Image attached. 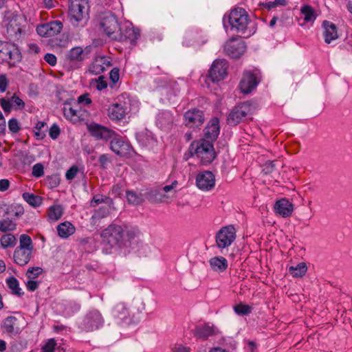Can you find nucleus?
I'll return each instance as SVG.
<instances>
[{
  "mask_svg": "<svg viewBox=\"0 0 352 352\" xmlns=\"http://www.w3.org/2000/svg\"><path fill=\"white\" fill-rule=\"evenodd\" d=\"M3 24L6 28L7 34L10 40L19 41L25 37L27 27L26 20L16 12L6 11Z\"/></svg>",
  "mask_w": 352,
  "mask_h": 352,
  "instance_id": "1",
  "label": "nucleus"
},
{
  "mask_svg": "<svg viewBox=\"0 0 352 352\" xmlns=\"http://www.w3.org/2000/svg\"><path fill=\"white\" fill-rule=\"evenodd\" d=\"M69 18L74 27H85L89 19L88 0H69Z\"/></svg>",
  "mask_w": 352,
  "mask_h": 352,
  "instance_id": "2",
  "label": "nucleus"
},
{
  "mask_svg": "<svg viewBox=\"0 0 352 352\" xmlns=\"http://www.w3.org/2000/svg\"><path fill=\"white\" fill-rule=\"evenodd\" d=\"M191 156H197L203 165L210 164L216 157L213 143L206 139L193 141L189 146Z\"/></svg>",
  "mask_w": 352,
  "mask_h": 352,
  "instance_id": "3",
  "label": "nucleus"
},
{
  "mask_svg": "<svg viewBox=\"0 0 352 352\" xmlns=\"http://www.w3.org/2000/svg\"><path fill=\"white\" fill-rule=\"evenodd\" d=\"M228 21L231 27V30H235L243 36H248L250 35H246L250 19L245 9L236 8L232 10L228 15Z\"/></svg>",
  "mask_w": 352,
  "mask_h": 352,
  "instance_id": "4",
  "label": "nucleus"
},
{
  "mask_svg": "<svg viewBox=\"0 0 352 352\" xmlns=\"http://www.w3.org/2000/svg\"><path fill=\"white\" fill-rule=\"evenodd\" d=\"M102 241L110 248L124 245V231L121 226L112 223L104 229L100 234Z\"/></svg>",
  "mask_w": 352,
  "mask_h": 352,
  "instance_id": "5",
  "label": "nucleus"
},
{
  "mask_svg": "<svg viewBox=\"0 0 352 352\" xmlns=\"http://www.w3.org/2000/svg\"><path fill=\"white\" fill-rule=\"evenodd\" d=\"M126 94H122L116 98V101L109 106L107 114L114 122H119L126 118L129 111V100H125Z\"/></svg>",
  "mask_w": 352,
  "mask_h": 352,
  "instance_id": "6",
  "label": "nucleus"
},
{
  "mask_svg": "<svg viewBox=\"0 0 352 352\" xmlns=\"http://www.w3.org/2000/svg\"><path fill=\"white\" fill-rule=\"evenodd\" d=\"M254 108L250 101L242 102L235 106L227 118V123L230 126H236L244 121L249 115L252 114Z\"/></svg>",
  "mask_w": 352,
  "mask_h": 352,
  "instance_id": "7",
  "label": "nucleus"
},
{
  "mask_svg": "<svg viewBox=\"0 0 352 352\" xmlns=\"http://www.w3.org/2000/svg\"><path fill=\"white\" fill-rule=\"evenodd\" d=\"M22 56L19 48L14 44L0 41V63H8L14 66L21 60Z\"/></svg>",
  "mask_w": 352,
  "mask_h": 352,
  "instance_id": "8",
  "label": "nucleus"
},
{
  "mask_svg": "<svg viewBox=\"0 0 352 352\" xmlns=\"http://www.w3.org/2000/svg\"><path fill=\"white\" fill-rule=\"evenodd\" d=\"M100 27L113 40L115 39L117 33L120 30V25L116 16L111 12L103 14L100 22Z\"/></svg>",
  "mask_w": 352,
  "mask_h": 352,
  "instance_id": "9",
  "label": "nucleus"
},
{
  "mask_svg": "<svg viewBox=\"0 0 352 352\" xmlns=\"http://www.w3.org/2000/svg\"><path fill=\"white\" fill-rule=\"evenodd\" d=\"M235 239L236 230L232 225L221 228L215 236L217 246L221 250L229 247Z\"/></svg>",
  "mask_w": 352,
  "mask_h": 352,
  "instance_id": "10",
  "label": "nucleus"
},
{
  "mask_svg": "<svg viewBox=\"0 0 352 352\" xmlns=\"http://www.w3.org/2000/svg\"><path fill=\"white\" fill-rule=\"evenodd\" d=\"M110 149L120 157H129L131 155L133 148L129 142L124 141V139L116 132L113 137L110 139Z\"/></svg>",
  "mask_w": 352,
  "mask_h": 352,
  "instance_id": "11",
  "label": "nucleus"
},
{
  "mask_svg": "<svg viewBox=\"0 0 352 352\" xmlns=\"http://www.w3.org/2000/svg\"><path fill=\"white\" fill-rule=\"evenodd\" d=\"M229 65L226 59H216L213 61L208 78L213 82L223 80L228 75Z\"/></svg>",
  "mask_w": 352,
  "mask_h": 352,
  "instance_id": "12",
  "label": "nucleus"
},
{
  "mask_svg": "<svg viewBox=\"0 0 352 352\" xmlns=\"http://www.w3.org/2000/svg\"><path fill=\"white\" fill-rule=\"evenodd\" d=\"M140 36L139 30L135 28L131 23L126 22L120 26V30L117 33L114 40L120 42H129L134 45Z\"/></svg>",
  "mask_w": 352,
  "mask_h": 352,
  "instance_id": "13",
  "label": "nucleus"
},
{
  "mask_svg": "<svg viewBox=\"0 0 352 352\" xmlns=\"http://www.w3.org/2000/svg\"><path fill=\"white\" fill-rule=\"evenodd\" d=\"M104 320L98 310L89 311L83 318L80 327L82 330L89 332L96 330L103 325Z\"/></svg>",
  "mask_w": 352,
  "mask_h": 352,
  "instance_id": "14",
  "label": "nucleus"
},
{
  "mask_svg": "<svg viewBox=\"0 0 352 352\" xmlns=\"http://www.w3.org/2000/svg\"><path fill=\"white\" fill-rule=\"evenodd\" d=\"M246 50L245 42L239 38L233 37L226 42L224 51L227 55L232 58H239Z\"/></svg>",
  "mask_w": 352,
  "mask_h": 352,
  "instance_id": "15",
  "label": "nucleus"
},
{
  "mask_svg": "<svg viewBox=\"0 0 352 352\" xmlns=\"http://www.w3.org/2000/svg\"><path fill=\"white\" fill-rule=\"evenodd\" d=\"M262 76L258 70H245L239 82V88H256L261 81Z\"/></svg>",
  "mask_w": 352,
  "mask_h": 352,
  "instance_id": "16",
  "label": "nucleus"
},
{
  "mask_svg": "<svg viewBox=\"0 0 352 352\" xmlns=\"http://www.w3.org/2000/svg\"><path fill=\"white\" fill-rule=\"evenodd\" d=\"M196 185L200 190L204 191L212 190L215 185L214 174L209 170L199 173L196 177Z\"/></svg>",
  "mask_w": 352,
  "mask_h": 352,
  "instance_id": "17",
  "label": "nucleus"
},
{
  "mask_svg": "<svg viewBox=\"0 0 352 352\" xmlns=\"http://www.w3.org/2000/svg\"><path fill=\"white\" fill-rule=\"evenodd\" d=\"M185 124L188 127H199L204 121V112L197 109H192L184 113Z\"/></svg>",
  "mask_w": 352,
  "mask_h": 352,
  "instance_id": "18",
  "label": "nucleus"
},
{
  "mask_svg": "<svg viewBox=\"0 0 352 352\" xmlns=\"http://www.w3.org/2000/svg\"><path fill=\"white\" fill-rule=\"evenodd\" d=\"M88 130L91 136L97 140H110L113 137L115 131L98 124H91L88 126Z\"/></svg>",
  "mask_w": 352,
  "mask_h": 352,
  "instance_id": "19",
  "label": "nucleus"
},
{
  "mask_svg": "<svg viewBox=\"0 0 352 352\" xmlns=\"http://www.w3.org/2000/svg\"><path fill=\"white\" fill-rule=\"evenodd\" d=\"M220 132L219 120L217 118H212L204 129L205 139L213 143Z\"/></svg>",
  "mask_w": 352,
  "mask_h": 352,
  "instance_id": "20",
  "label": "nucleus"
},
{
  "mask_svg": "<svg viewBox=\"0 0 352 352\" xmlns=\"http://www.w3.org/2000/svg\"><path fill=\"white\" fill-rule=\"evenodd\" d=\"M1 329L3 333L10 336H16L21 331L18 324V319L12 316L6 318L1 323Z\"/></svg>",
  "mask_w": 352,
  "mask_h": 352,
  "instance_id": "21",
  "label": "nucleus"
},
{
  "mask_svg": "<svg viewBox=\"0 0 352 352\" xmlns=\"http://www.w3.org/2000/svg\"><path fill=\"white\" fill-rule=\"evenodd\" d=\"M293 205L287 199H281L277 201L274 205V210L276 214L282 217H289L293 212Z\"/></svg>",
  "mask_w": 352,
  "mask_h": 352,
  "instance_id": "22",
  "label": "nucleus"
},
{
  "mask_svg": "<svg viewBox=\"0 0 352 352\" xmlns=\"http://www.w3.org/2000/svg\"><path fill=\"white\" fill-rule=\"evenodd\" d=\"M32 252V250L29 248L21 249L16 248L13 254L14 263L20 266L25 265L30 261Z\"/></svg>",
  "mask_w": 352,
  "mask_h": 352,
  "instance_id": "23",
  "label": "nucleus"
},
{
  "mask_svg": "<svg viewBox=\"0 0 352 352\" xmlns=\"http://www.w3.org/2000/svg\"><path fill=\"white\" fill-rule=\"evenodd\" d=\"M113 315L120 320L122 324H129L131 323L129 310L124 302H118L115 305Z\"/></svg>",
  "mask_w": 352,
  "mask_h": 352,
  "instance_id": "24",
  "label": "nucleus"
},
{
  "mask_svg": "<svg viewBox=\"0 0 352 352\" xmlns=\"http://www.w3.org/2000/svg\"><path fill=\"white\" fill-rule=\"evenodd\" d=\"M192 333L197 339L206 340L208 338L215 335V329L213 326L208 324L199 325L193 329Z\"/></svg>",
  "mask_w": 352,
  "mask_h": 352,
  "instance_id": "25",
  "label": "nucleus"
},
{
  "mask_svg": "<svg viewBox=\"0 0 352 352\" xmlns=\"http://www.w3.org/2000/svg\"><path fill=\"white\" fill-rule=\"evenodd\" d=\"M322 26L324 28L323 36L325 43L329 44L332 41L338 38L337 28L334 23L329 21H324Z\"/></svg>",
  "mask_w": 352,
  "mask_h": 352,
  "instance_id": "26",
  "label": "nucleus"
},
{
  "mask_svg": "<svg viewBox=\"0 0 352 352\" xmlns=\"http://www.w3.org/2000/svg\"><path fill=\"white\" fill-rule=\"evenodd\" d=\"M110 65V62L105 57L99 56L96 58L89 66V72L94 74H100Z\"/></svg>",
  "mask_w": 352,
  "mask_h": 352,
  "instance_id": "27",
  "label": "nucleus"
},
{
  "mask_svg": "<svg viewBox=\"0 0 352 352\" xmlns=\"http://www.w3.org/2000/svg\"><path fill=\"white\" fill-rule=\"evenodd\" d=\"M56 229L58 236L64 239L68 238L69 236L72 235L76 231L74 226L69 221H65L63 223H60L57 226Z\"/></svg>",
  "mask_w": 352,
  "mask_h": 352,
  "instance_id": "28",
  "label": "nucleus"
},
{
  "mask_svg": "<svg viewBox=\"0 0 352 352\" xmlns=\"http://www.w3.org/2000/svg\"><path fill=\"white\" fill-rule=\"evenodd\" d=\"M89 52L88 48L82 50L80 47H74L72 48L67 54V59L72 61H81L85 58V56Z\"/></svg>",
  "mask_w": 352,
  "mask_h": 352,
  "instance_id": "29",
  "label": "nucleus"
},
{
  "mask_svg": "<svg viewBox=\"0 0 352 352\" xmlns=\"http://www.w3.org/2000/svg\"><path fill=\"white\" fill-rule=\"evenodd\" d=\"M6 284L8 287L10 289L13 295L21 297L23 295V292L19 287V280L14 276H10L6 279Z\"/></svg>",
  "mask_w": 352,
  "mask_h": 352,
  "instance_id": "30",
  "label": "nucleus"
},
{
  "mask_svg": "<svg viewBox=\"0 0 352 352\" xmlns=\"http://www.w3.org/2000/svg\"><path fill=\"white\" fill-rule=\"evenodd\" d=\"M209 262L212 269L214 271L223 272L228 267L227 260L222 256L212 258Z\"/></svg>",
  "mask_w": 352,
  "mask_h": 352,
  "instance_id": "31",
  "label": "nucleus"
},
{
  "mask_svg": "<svg viewBox=\"0 0 352 352\" xmlns=\"http://www.w3.org/2000/svg\"><path fill=\"white\" fill-rule=\"evenodd\" d=\"M165 197L161 188L151 189L147 193V199L152 203L162 202Z\"/></svg>",
  "mask_w": 352,
  "mask_h": 352,
  "instance_id": "32",
  "label": "nucleus"
},
{
  "mask_svg": "<svg viewBox=\"0 0 352 352\" xmlns=\"http://www.w3.org/2000/svg\"><path fill=\"white\" fill-rule=\"evenodd\" d=\"M63 214V208L60 205H53L48 208L47 217L50 221H56Z\"/></svg>",
  "mask_w": 352,
  "mask_h": 352,
  "instance_id": "33",
  "label": "nucleus"
},
{
  "mask_svg": "<svg viewBox=\"0 0 352 352\" xmlns=\"http://www.w3.org/2000/svg\"><path fill=\"white\" fill-rule=\"evenodd\" d=\"M289 273L295 278L302 277L307 271V267L305 263L302 262L296 266H290L289 267Z\"/></svg>",
  "mask_w": 352,
  "mask_h": 352,
  "instance_id": "34",
  "label": "nucleus"
},
{
  "mask_svg": "<svg viewBox=\"0 0 352 352\" xmlns=\"http://www.w3.org/2000/svg\"><path fill=\"white\" fill-rule=\"evenodd\" d=\"M0 243L3 248H13L16 244V239L12 234H3L0 239Z\"/></svg>",
  "mask_w": 352,
  "mask_h": 352,
  "instance_id": "35",
  "label": "nucleus"
},
{
  "mask_svg": "<svg viewBox=\"0 0 352 352\" xmlns=\"http://www.w3.org/2000/svg\"><path fill=\"white\" fill-rule=\"evenodd\" d=\"M22 196L26 202L34 207L38 206L42 203L41 197L33 193L24 192Z\"/></svg>",
  "mask_w": 352,
  "mask_h": 352,
  "instance_id": "36",
  "label": "nucleus"
},
{
  "mask_svg": "<svg viewBox=\"0 0 352 352\" xmlns=\"http://www.w3.org/2000/svg\"><path fill=\"white\" fill-rule=\"evenodd\" d=\"M47 28L49 29L50 36H54L62 31L63 25L60 21H53L47 23Z\"/></svg>",
  "mask_w": 352,
  "mask_h": 352,
  "instance_id": "37",
  "label": "nucleus"
},
{
  "mask_svg": "<svg viewBox=\"0 0 352 352\" xmlns=\"http://www.w3.org/2000/svg\"><path fill=\"white\" fill-rule=\"evenodd\" d=\"M16 228V223L8 217L4 218L0 221V231L2 232L14 231Z\"/></svg>",
  "mask_w": 352,
  "mask_h": 352,
  "instance_id": "38",
  "label": "nucleus"
},
{
  "mask_svg": "<svg viewBox=\"0 0 352 352\" xmlns=\"http://www.w3.org/2000/svg\"><path fill=\"white\" fill-rule=\"evenodd\" d=\"M102 203H105L109 206H110L111 204H113V199L109 197L98 194L93 197L92 200L91 201V206L96 207Z\"/></svg>",
  "mask_w": 352,
  "mask_h": 352,
  "instance_id": "39",
  "label": "nucleus"
},
{
  "mask_svg": "<svg viewBox=\"0 0 352 352\" xmlns=\"http://www.w3.org/2000/svg\"><path fill=\"white\" fill-rule=\"evenodd\" d=\"M123 228L124 231V243L126 241L130 242L140 234L138 229L136 228L124 226Z\"/></svg>",
  "mask_w": 352,
  "mask_h": 352,
  "instance_id": "40",
  "label": "nucleus"
},
{
  "mask_svg": "<svg viewBox=\"0 0 352 352\" xmlns=\"http://www.w3.org/2000/svg\"><path fill=\"white\" fill-rule=\"evenodd\" d=\"M126 197L129 203L134 205H139L143 201L142 195L138 194L133 190L126 191Z\"/></svg>",
  "mask_w": 352,
  "mask_h": 352,
  "instance_id": "41",
  "label": "nucleus"
},
{
  "mask_svg": "<svg viewBox=\"0 0 352 352\" xmlns=\"http://www.w3.org/2000/svg\"><path fill=\"white\" fill-rule=\"evenodd\" d=\"M300 10L305 21L309 22L316 19L314 10L310 6H304Z\"/></svg>",
  "mask_w": 352,
  "mask_h": 352,
  "instance_id": "42",
  "label": "nucleus"
},
{
  "mask_svg": "<svg viewBox=\"0 0 352 352\" xmlns=\"http://www.w3.org/2000/svg\"><path fill=\"white\" fill-rule=\"evenodd\" d=\"M17 248L21 249L29 248L32 250L33 246L31 237L25 234H21L19 238V246Z\"/></svg>",
  "mask_w": 352,
  "mask_h": 352,
  "instance_id": "43",
  "label": "nucleus"
},
{
  "mask_svg": "<svg viewBox=\"0 0 352 352\" xmlns=\"http://www.w3.org/2000/svg\"><path fill=\"white\" fill-rule=\"evenodd\" d=\"M46 124L45 122L38 121L34 126V135L37 140H42L45 137V132L43 129Z\"/></svg>",
  "mask_w": 352,
  "mask_h": 352,
  "instance_id": "44",
  "label": "nucleus"
},
{
  "mask_svg": "<svg viewBox=\"0 0 352 352\" xmlns=\"http://www.w3.org/2000/svg\"><path fill=\"white\" fill-rule=\"evenodd\" d=\"M234 311L241 316L248 315L252 312V308L242 303H239L234 307Z\"/></svg>",
  "mask_w": 352,
  "mask_h": 352,
  "instance_id": "45",
  "label": "nucleus"
},
{
  "mask_svg": "<svg viewBox=\"0 0 352 352\" xmlns=\"http://www.w3.org/2000/svg\"><path fill=\"white\" fill-rule=\"evenodd\" d=\"M9 98L13 108L15 109H24L25 102L16 95V94H14L11 97H9Z\"/></svg>",
  "mask_w": 352,
  "mask_h": 352,
  "instance_id": "46",
  "label": "nucleus"
},
{
  "mask_svg": "<svg viewBox=\"0 0 352 352\" xmlns=\"http://www.w3.org/2000/svg\"><path fill=\"white\" fill-rule=\"evenodd\" d=\"M104 79L103 76H100L97 79H92L90 85L93 88H107V82Z\"/></svg>",
  "mask_w": 352,
  "mask_h": 352,
  "instance_id": "47",
  "label": "nucleus"
},
{
  "mask_svg": "<svg viewBox=\"0 0 352 352\" xmlns=\"http://www.w3.org/2000/svg\"><path fill=\"white\" fill-rule=\"evenodd\" d=\"M8 129L13 133H17L21 130L20 124L16 118L9 120Z\"/></svg>",
  "mask_w": 352,
  "mask_h": 352,
  "instance_id": "48",
  "label": "nucleus"
},
{
  "mask_svg": "<svg viewBox=\"0 0 352 352\" xmlns=\"http://www.w3.org/2000/svg\"><path fill=\"white\" fill-rule=\"evenodd\" d=\"M42 272V268L39 267H30L28 270L26 276L29 279H34L38 277Z\"/></svg>",
  "mask_w": 352,
  "mask_h": 352,
  "instance_id": "49",
  "label": "nucleus"
},
{
  "mask_svg": "<svg viewBox=\"0 0 352 352\" xmlns=\"http://www.w3.org/2000/svg\"><path fill=\"white\" fill-rule=\"evenodd\" d=\"M56 346V340L54 338L49 339L42 346V352H54Z\"/></svg>",
  "mask_w": 352,
  "mask_h": 352,
  "instance_id": "50",
  "label": "nucleus"
},
{
  "mask_svg": "<svg viewBox=\"0 0 352 352\" xmlns=\"http://www.w3.org/2000/svg\"><path fill=\"white\" fill-rule=\"evenodd\" d=\"M32 174L36 177H41L44 175V167L42 164L37 163L32 167Z\"/></svg>",
  "mask_w": 352,
  "mask_h": 352,
  "instance_id": "51",
  "label": "nucleus"
},
{
  "mask_svg": "<svg viewBox=\"0 0 352 352\" xmlns=\"http://www.w3.org/2000/svg\"><path fill=\"white\" fill-rule=\"evenodd\" d=\"M63 113L65 117L69 120H73L78 116L76 111L71 107H65L63 109Z\"/></svg>",
  "mask_w": 352,
  "mask_h": 352,
  "instance_id": "52",
  "label": "nucleus"
},
{
  "mask_svg": "<svg viewBox=\"0 0 352 352\" xmlns=\"http://www.w3.org/2000/svg\"><path fill=\"white\" fill-rule=\"evenodd\" d=\"M109 214V210L108 207H101L94 213L93 217L97 219H102L106 217Z\"/></svg>",
  "mask_w": 352,
  "mask_h": 352,
  "instance_id": "53",
  "label": "nucleus"
},
{
  "mask_svg": "<svg viewBox=\"0 0 352 352\" xmlns=\"http://www.w3.org/2000/svg\"><path fill=\"white\" fill-rule=\"evenodd\" d=\"M36 32L41 36L50 37L49 29L47 28V23L37 26Z\"/></svg>",
  "mask_w": 352,
  "mask_h": 352,
  "instance_id": "54",
  "label": "nucleus"
},
{
  "mask_svg": "<svg viewBox=\"0 0 352 352\" xmlns=\"http://www.w3.org/2000/svg\"><path fill=\"white\" fill-rule=\"evenodd\" d=\"M79 170L77 166H72L65 174V177L67 180H72L75 178Z\"/></svg>",
  "mask_w": 352,
  "mask_h": 352,
  "instance_id": "55",
  "label": "nucleus"
},
{
  "mask_svg": "<svg viewBox=\"0 0 352 352\" xmlns=\"http://www.w3.org/2000/svg\"><path fill=\"white\" fill-rule=\"evenodd\" d=\"M60 133L59 126L56 124H54L50 129L49 135L53 139L56 140L58 138Z\"/></svg>",
  "mask_w": 352,
  "mask_h": 352,
  "instance_id": "56",
  "label": "nucleus"
},
{
  "mask_svg": "<svg viewBox=\"0 0 352 352\" xmlns=\"http://www.w3.org/2000/svg\"><path fill=\"white\" fill-rule=\"evenodd\" d=\"M1 106L5 112H10L13 108L9 97L8 98H1Z\"/></svg>",
  "mask_w": 352,
  "mask_h": 352,
  "instance_id": "57",
  "label": "nucleus"
},
{
  "mask_svg": "<svg viewBox=\"0 0 352 352\" xmlns=\"http://www.w3.org/2000/svg\"><path fill=\"white\" fill-rule=\"evenodd\" d=\"M274 168H275L274 162L272 161H267L264 164V166L263 168V172L266 175L270 174L271 173H272L274 171Z\"/></svg>",
  "mask_w": 352,
  "mask_h": 352,
  "instance_id": "58",
  "label": "nucleus"
},
{
  "mask_svg": "<svg viewBox=\"0 0 352 352\" xmlns=\"http://www.w3.org/2000/svg\"><path fill=\"white\" fill-rule=\"evenodd\" d=\"M109 78L113 83L117 82L120 78L119 69L118 68L112 69L109 74Z\"/></svg>",
  "mask_w": 352,
  "mask_h": 352,
  "instance_id": "59",
  "label": "nucleus"
},
{
  "mask_svg": "<svg viewBox=\"0 0 352 352\" xmlns=\"http://www.w3.org/2000/svg\"><path fill=\"white\" fill-rule=\"evenodd\" d=\"M45 60L51 66H54L56 63V57L53 54L47 53L45 55Z\"/></svg>",
  "mask_w": 352,
  "mask_h": 352,
  "instance_id": "60",
  "label": "nucleus"
},
{
  "mask_svg": "<svg viewBox=\"0 0 352 352\" xmlns=\"http://www.w3.org/2000/svg\"><path fill=\"white\" fill-rule=\"evenodd\" d=\"M78 102L80 104H89L91 100L89 97V94H85L78 97Z\"/></svg>",
  "mask_w": 352,
  "mask_h": 352,
  "instance_id": "61",
  "label": "nucleus"
},
{
  "mask_svg": "<svg viewBox=\"0 0 352 352\" xmlns=\"http://www.w3.org/2000/svg\"><path fill=\"white\" fill-rule=\"evenodd\" d=\"M26 287L29 291L34 292L38 288V283L30 279L27 282Z\"/></svg>",
  "mask_w": 352,
  "mask_h": 352,
  "instance_id": "62",
  "label": "nucleus"
},
{
  "mask_svg": "<svg viewBox=\"0 0 352 352\" xmlns=\"http://www.w3.org/2000/svg\"><path fill=\"white\" fill-rule=\"evenodd\" d=\"M98 162L100 164V166L103 168H105L107 167V164L110 162L109 161V157L106 154H103V155H101L100 157H99V159H98Z\"/></svg>",
  "mask_w": 352,
  "mask_h": 352,
  "instance_id": "63",
  "label": "nucleus"
},
{
  "mask_svg": "<svg viewBox=\"0 0 352 352\" xmlns=\"http://www.w3.org/2000/svg\"><path fill=\"white\" fill-rule=\"evenodd\" d=\"M10 186V182L8 179H0V191L3 192L7 190Z\"/></svg>",
  "mask_w": 352,
  "mask_h": 352,
  "instance_id": "64",
  "label": "nucleus"
}]
</instances>
